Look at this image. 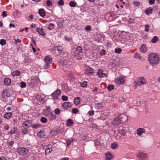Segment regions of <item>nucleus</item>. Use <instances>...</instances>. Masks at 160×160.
<instances>
[{"mask_svg":"<svg viewBox=\"0 0 160 160\" xmlns=\"http://www.w3.org/2000/svg\"><path fill=\"white\" fill-rule=\"evenodd\" d=\"M150 63L152 65L156 64L159 60L158 56L155 53H152L150 55L148 59Z\"/></svg>","mask_w":160,"mask_h":160,"instance_id":"f257e3e1","label":"nucleus"},{"mask_svg":"<svg viewBox=\"0 0 160 160\" xmlns=\"http://www.w3.org/2000/svg\"><path fill=\"white\" fill-rule=\"evenodd\" d=\"M29 152V150L25 148L20 147L17 150V152L21 155H23L27 154Z\"/></svg>","mask_w":160,"mask_h":160,"instance_id":"f03ea898","label":"nucleus"},{"mask_svg":"<svg viewBox=\"0 0 160 160\" xmlns=\"http://www.w3.org/2000/svg\"><path fill=\"white\" fill-rule=\"evenodd\" d=\"M128 130V128L124 127H120L118 130V132L122 136H124L126 135V133Z\"/></svg>","mask_w":160,"mask_h":160,"instance_id":"7ed1b4c3","label":"nucleus"},{"mask_svg":"<svg viewBox=\"0 0 160 160\" xmlns=\"http://www.w3.org/2000/svg\"><path fill=\"white\" fill-rule=\"evenodd\" d=\"M146 83L144 78L142 77L139 78L138 81L135 82V85L136 86H141Z\"/></svg>","mask_w":160,"mask_h":160,"instance_id":"20e7f679","label":"nucleus"},{"mask_svg":"<svg viewBox=\"0 0 160 160\" xmlns=\"http://www.w3.org/2000/svg\"><path fill=\"white\" fill-rule=\"evenodd\" d=\"M147 155L143 152H140L137 156L139 160H146L147 159Z\"/></svg>","mask_w":160,"mask_h":160,"instance_id":"39448f33","label":"nucleus"},{"mask_svg":"<svg viewBox=\"0 0 160 160\" xmlns=\"http://www.w3.org/2000/svg\"><path fill=\"white\" fill-rule=\"evenodd\" d=\"M61 91L58 89L56 91L54 92L51 94V96L55 99H57L58 98V96L60 95L61 94Z\"/></svg>","mask_w":160,"mask_h":160,"instance_id":"423d86ee","label":"nucleus"},{"mask_svg":"<svg viewBox=\"0 0 160 160\" xmlns=\"http://www.w3.org/2000/svg\"><path fill=\"white\" fill-rule=\"evenodd\" d=\"M123 122V120L118 116L114 119L112 123L114 125H118Z\"/></svg>","mask_w":160,"mask_h":160,"instance_id":"0eeeda50","label":"nucleus"},{"mask_svg":"<svg viewBox=\"0 0 160 160\" xmlns=\"http://www.w3.org/2000/svg\"><path fill=\"white\" fill-rule=\"evenodd\" d=\"M97 74L100 78L106 77L108 76L107 74L103 73V71L101 69H98L97 72Z\"/></svg>","mask_w":160,"mask_h":160,"instance_id":"6e6552de","label":"nucleus"},{"mask_svg":"<svg viewBox=\"0 0 160 160\" xmlns=\"http://www.w3.org/2000/svg\"><path fill=\"white\" fill-rule=\"evenodd\" d=\"M69 63H70L69 61L62 59H61L60 63L63 66H65L66 68H67L68 67V64Z\"/></svg>","mask_w":160,"mask_h":160,"instance_id":"1a4fd4ad","label":"nucleus"},{"mask_svg":"<svg viewBox=\"0 0 160 160\" xmlns=\"http://www.w3.org/2000/svg\"><path fill=\"white\" fill-rule=\"evenodd\" d=\"M2 95L3 98H7L10 96V93L6 89H3L2 92Z\"/></svg>","mask_w":160,"mask_h":160,"instance_id":"9d476101","label":"nucleus"},{"mask_svg":"<svg viewBox=\"0 0 160 160\" xmlns=\"http://www.w3.org/2000/svg\"><path fill=\"white\" fill-rule=\"evenodd\" d=\"M32 124V122L29 120H26L22 123V127L24 128L25 126L29 128Z\"/></svg>","mask_w":160,"mask_h":160,"instance_id":"9b49d317","label":"nucleus"},{"mask_svg":"<svg viewBox=\"0 0 160 160\" xmlns=\"http://www.w3.org/2000/svg\"><path fill=\"white\" fill-rule=\"evenodd\" d=\"M45 132L44 130L42 129L40 130L37 134V136L40 138H44L45 137Z\"/></svg>","mask_w":160,"mask_h":160,"instance_id":"f8f14e48","label":"nucleus"},{"mask_svg":"<svg viewBox=\"0 0 160 160\" xmlns=\"http://www.w3.org/2000/svg\"><path fill=\"white\" fill-rule=\"evenodd\" d=\"M72 104L70 102H66L62 104V106L64 109H67L68 108L72 107Z\"/></svg>","mask_w":160,"mask_h":160,"instance_id":"ddd939ff","label":"nucleus"},{"mask_svg":"<svg viewBox=\"0 0 160 160\" xmlns=\"http://www.w3.org/2000/svg\"><path fill=\"white\" fill-rule=\"evenodd\" d=\"M36 31L43 36H44L45 35V33L43 31V29L42 28H38L36 30Z\"/></svg>","mask_w":160,"mask_h":160,"instance_id":"4468645a","label":"nucleus"},{"mask_svg":"<svg viewBox=\"0 0 160 160\" xmlns=\"http://www.w3.org/2000/svg\"><path fill=\"white\" fill-rule=\"evenodd\" d=\"M38 13L42 17H44L45 16V11L43 9H39Z\"/></svg>","mask_w":160,"mask_h":160,"instance_id":"2eb2a0df","label":"nucleus"},{"mask_svg":"<svg viewBox=\"0 0 160 160\" xmlns=\"http://www.w3.org/2000/svg\"><path fill=\"white\" fill-rule=\"evenodd\" d=\"M56 48L59 53H61L63 51V47L61 46H54V47H53V49H55Z\"/></svg>","mask_w":160,"mask_h":160,"instance_id":"dca6fc26","label":"nucleus"},{"mask_svg":"<svg viewBox=\"0 0 160 160\" xmlns=\"http://www.w3.org/2000/svg\"><path fill=\"white\" fill-rule=\"evenodd\" d=\"M140 51L142 53H144L146 52L147 50V48L144 44H142L140 48Z\"/></svg>","mask_w":160,"mask_h":160,"instance_id":"f3484780","label":"nucleus"},{"mask_svg":"<svg viewBox=\"0 0 160 160\" xmlns=\"http://www.w3.org/2000/svg\"><path fill=\"white\" fill-rule=\"evenodd\" d=\"M45 63H51L52 59L48 56H45L44 58Z\"/></svg>","mask_w":160,"mask_h":160,"instance_id":"a211bd4d","label":"nucleus"},{"mask_svg":"<svg viewBox=\"0 0 160 160\" xmlns=\"http://www.w3.org/2000/svg\"><path fill=\"white\" fill-rule=\"evenodd\" d=\"M4 82L6 86H8L11 84V80L9 78H6L4 79Z\"/></svg>","mask_w":160,"mask_h":160,"instance_id":"6ab92c4d","label":"nucleus"},{"mask_svg":"<svg viewBox=\"0 0 160 160\" xmlns=\"http://www.w3.org/2000/svg\"><path fill=\"white\" fill-rule=\"evenodd\" d=\"M73 124V121L71 119H68L66 125L68 127L72 126Z\"/></svg>","mask_w":160,"mask_h":160,"instance_id":"aec40b11","label":"nucleus"},{"mask_svg":"<svg viewBox=\"0 0 160 160\" xmlns=\"http://www.w3.org/2000/svg\"><path fill=\"white\" fill-rule=\"evenodd\" d=\"M12 116V113L11 112H7L4 115V118L6 119H9Z\"/></svg>","mask_w":160,"mask_h":160,"instance_id":"412c9836","label":"nucleus"},{"mask_svg":"<svg viewBox=\"0 0 160 160\" xmlns=\"http://www.w3.org/2000/svg\"><path fill=\"white\" fill-rule=\"evenodd\" d=\"M124 81V78L123 77H121L120 78L117 79L116 80V82L118 84H122L123 83Z\"/></svg>","mask_w":160,"mask_h":160,"instance_id":"4be33fe9","label":"nucleus"},{"mask_svg":"<svg viewBox=\"0 0 160 160\" xmlns=\"http://www.w3.org/2000/svg\"><path fill=\"white\" fill-rule=\"evenodd\" d=\"M144 129L139 128L137 130V133L138 135L140 136L142 133L144 132Z\"/></svg>","mask_w":160,"mask_h":160,"instance_id":"5701e85b","label":"nucleus"},{"mask_svg":"<svg viewBox=\"0 0 160 160\" xmlns=\"http://www.w3.org/2000/svg\"><path fill=\"white\" fill-rule=\"evenodd\" d=\"M112 158L113 156L110 153H108L106 154V158L105 160H110Z\"/></svg>","mask_w":160,"mask_h":160,"instance_id":"b1692460","label":"nucleus"},{"mask_svg":"<svg viewBox=\"0 0 160 160\" xmlns=\"http://www.w3.org/2000/svg\"><path fill=\"white\" fill-rule=\"evenodd\" d=\"M145 12L147 15H148L152 13V8H147L145 11Z\"/></svg>","mask_w":160,"mask_h":160,"instance_id":"393cba45","label":"nucleus"},{"mask_svg":"<svg viewBox=\"0 0 160 160\" xmlns=\"http://www.w3.org/2000/svg\"><path fill=\"white\" fill-rule=\"evenodd\" d=\"M20 72L18 70H16L12 73V75L14 77L15 76H18L20 75Z\"/></svg>","mask_w":160,"mask_h":160,"instance_id":"a878e982","label":"nucleus"},{"mask_svg":"<svg viewBox=\"0 0 160 160\" xmlns=\"http://www.w3.org/2000/svg\"><path fill=\"white\" fill-rule=\"evenodd\" d=\"M80 101V97H76L74 99V103L75 105H78Z\"/></svg>","mask_w":160,"mask_h":160,"instance_id":"bb28decb","label":"nucleus"},{"mask_svg":"<svg viewBox=\"0 0 160 160\" xmlns=\"http://www.w3.org/2000/svg\"><path fill=\"white\" fill-rule=\"evenodd\" d=\"M158 40V38L156 36H154L151 40V42L152 43H156Z\"/></svg>","mask_w":160,"mask_h":160,"instance_id":"cd10ccee","label":"nucleus"},{"mask_svg":"<svg viewBox=\"0 0 160 160\" xmlns=\"http://www.w3.org/2000/svg\"><path fill=\"white\" fill-rule=\"evenodd\" d=\"M17 128H13L12 129L11 131L9 132V134H15L17 132Z\"/></svg>","mask_w":160,"mask_h":160,"instance_id":"c85d7f7f","label":"nucleus"},{"mask_svg":"<svg viewBox=\"0 0 160 160\" xmlns=\"http://www.w3.org/2000/svg\"><path fill=\"white\" fill-rule=\"evenodd\" d=\"M119 118H120L121 119H122L123 120V121H124V120L127 119V116L124 114H122L120 115L119 116H118Z\"/></svg>","mask_w":160,"mask_h":160,"instance_id":"c756f323","label":"nucleus"},{"mask_svg":"<svg viewBox=\"0 0 160 160\" xmlns=\"http://www.w3.org/2000/svg\"><path fill=\"white\" fill-rule=\"evenodd\" d=\"M63 22L61 20L58 22V25L60 28H62L63 27Z\"/></svg>","mask_w":160,"mask_h":160,"instance_id":"7c9ffc66","label":"nucleus"},{"mask_svg":"<svg viewBox=\"0 0 160 160\" xmlns=\"http://www.w3.org/2000/svg\"><path fill=\"white\" fill-rule=\"evenodd\" d=\"M82 48L81 46H78L77 48L76 51L78 53H80L82 52Z\"/></svg>","mask_w":160,"mask_h":160,"instance_id":"2f4dec72","label":"nucleus"},{"mask_svg":"<svg viewBox=\"0 0 160 160\" xmlns=\"http://www.w3.org/2000/svg\"><path fill=\"white\" fill-rule=\"evenodd\" d=\"M49 120H52L55 119L56 118L55 115L54 114H51L49 115Z\"/></svg>","mask_w":160,"mask_h":160,"instance_id":"473e14b6","label":"nucleus"},{"mask_svg":"<svg viewBox=\"0 0 160 160\" xmlns=\"http://www.w3.org/2000/svg\"><path fill=\"white\" fill-rule=\"evenodd\" d=\"M61 112V110L60 109L57 108L55 109L54 111V112L56 115H59Z\"/></svg>","mask_w":160,"mask_h":160,"instance_id":"72a5a7b5","label":"nucleus"},{"mask_svg":"<svg viewBox=\"0 0 160 160\" xmlns=\"http://www.w3.org/2000/svg\"><path fill=\"white\" fill-rule=\"evenodd\" d=\"M41 126L40 124H34L32 126V128L34 129H37L41 127Z\"/></svg>","mask_w":160,"mask_h":160,"instance_id":"f704fd0d","label":"nucleus"},{"mask_svg":"<svg viewBox=\"0 0 160 160\" xmlns=\"http://www.w3.org/2000/svg\"><path fill=\"white\" fill-rule=\"evenodd\" d=\"M107 88L109 91H111L114 89V86L112 85H110L107 87Z\"/></svg>","mask_w":160,"mask_h":160,"instance_id":"c9c22d12","label":"nucleus"},{"mask_svg":"<svg viewBox=\"0 0 160 160\" xmlns=\"http://www.w3.org/2000/svg\"><path fill=\"white\" fill-rule=\"evenodd\" d=\"M87 83L86 81H84L82 83H80V85L81 87L84 88L87 86Z\"/></svg>","mask_w":160,"mask_h":160,"instance_id":"e433bc0d","label":"nucleus"},{"mask_svg":"<svg viewBox=\"0 0 160 160\" xmlns=\"http://www.w3.org/2000/svg\"><path fill=\"white\" fill-rule=\"evenodd\" d=\"M6 43V41L4 39H2L0 41V44L2 45H4Z\"/></svg>","mask_w":160,"mask_h":160,"instance_id":"4c0bfd02","label":"nucleus"},{"mask_svg":"<svg viewBox=\"0 0 160 160\" xmlns=\"http://www.w3.org/2000/svg\"><path fill=\"white\" fill-rule=\"evenodd\" d=\"M111 148L113 149H115L117 148L118 145L115 143H112L111 145Z\"/></svg>","mask_w":160,"mask_h":160,"instance_id":"58836bf2","label":"nucleus"},{"mask_svg":"<svg viewBox=\"0 0 160 160\" xmlns=\"http://www.w3.org/2000/svg\"><path fill=\"white\" fill-rule=\"evenodd\" d=\"M55 143L54 142L52 141V142H50L49 144L48 145V147H50L51 148H52L51 149V151H52V146L54 145Z\"/></svg>","mask_w":160,"mask_h":160,"instance_id":"ea45409f","label":"nucleus"},{"mask_svg":"<svg viewBox=\"0 0 160 160\" xmlns=\"http://www.w3.org/2000/svg\"><path fill=\"white\" fill-rule=\"evenodd\" d=\"M40 121L43 123H45L47 121V119L44 117H42L41 118Z\"/></svg>","mask_w":160,"mask_h":160,"instance_id":"a19ab883","label":"nucleus"},{"mask_svg":"<svg viewBox=\"0 0 160 160\" xmlns=\"http://www.w3.org/2000/svg\"><path fill=\"white\" fill-rule=\"evenodd\" d=\"M122 51V49L120 48H116L115 50V52L116 53L119 54Z\"/></svg>","mask_w":160,"mask_h":160,"instance_id":"79ce46f5","label":"nucleus"},{"mask_svg":"<svg viewBox=\"0 0 160 160\" xmlns=\"http://www.w3.org/2000/svg\"><path fill=\"white\" fill-rule=\"evenodd\" d=\"M22 132L23 134H25L28 133V130L27 128H25L22 130Z\"/></svg>","mask_w":160,"mask_h":160,"instance_id":"37998d69","label":"nucleus"},{"mask_svg":"<svg viewBox=\"0 0 160 160\" xmlns=\"http://www.w3.org/2000/svg\"><path fill=\"white\" fill-rule=\"evenodd\" d=\"M58 5L63 6L64 4V1L63 0H59L58 2Z\"/></svg>","mask_w":160,"mask_h":160,"instance_id":"c03bdc74","label":"nucleus"},{"mask_svg":"<svg viewBox=\"0 0 160 160\" xmlns=\"http://www.w3.org/2000/svg\"><path fill=\"white\" fill-rule=\"evenodd\" d=\"M134 57L136 58H138L139 59H141V56L138 54L136 53L134 55Z\"/></svg>","mask_w":160,"mask_h":160,"instance_id":"a18cd8bd","label":"nucleus"},{"mask_svg":"<svg viewBox=\"0 0 160 160\" xmlns=\"http://www.w3.org/2000/svg\"><path fill=\"white\" fill-rule=\"evenodd\" d=\"M20 84L21 87L22 88H24L26 87V83L25 82H20Z\"/></svg>","mask_w":160,"mask_h":160,"instance_id":"49530a36","label":"nucleus"},{"mask_svg":"<svg viewBox=\"0 0 160 160\" xmlns=\"http://www.w3.org/2000/svg\"><path fill=\"white\" fill-rule=\"evenodd\" d=\"M78 112V110L77 108H73L72 109V112L74 114L77 113Z\"/></svg>","mask_w":160,"mask_h":160,"instance_id":"de8ad7c7","label":"nucleus"},{"mask_svg":"<svg viewBox=\"0 0 160 160\" xmlns=\"http://www.w3.org/2000/svg\"><path fill=\"white\" fill-rule=\"evenodd\" d=\"M91 29V27L89 25H87L85 27V30L87 31H90Z\"/></svg>","mask_w":160,"mask_h":160,"instance_id":"09e8293b","label":"nucleus"},{"mask_svg":"<svg viewBox=\"0 0 160 160\" xmlns=\"http://www.w3.org/2000/svg\"><path fill=\"white\" fill-rule=\"evenodd\" d=\"M62 99L63 101H67L68 99V97L65 95H63L62 97Z\"/></svg>","mask_w":160,"mask_h":160,"instance_id":"8fccbe9b","label":"nucleus"},{"mask_svg":"<svg viewBox=\"0 0 160 160\" xmlns=\"http://www.w3.org/2000/svg\"><path fill=\"white\" fill-rule=\"evenodd\" d=\"M69 5L71 7H74L76 6V3L73 2H69Z\"/></svg>","mask_w":160,"mask_h":160,"instance_id":"3c124183","label":"nucleus"},{"mask_svg":"<svg viewBox=\"0 0 160 160\" xmlns=\"http://www.w3.org/2000/svg\"><path fill=\"white\" fill-rule=\"evenodd\" d=\"M47 5L48 6H50L52 5V2L50 0H48L46 2Z\"/></svg>","mask_w":160,"mask_h":160,"instance_id":"603ef678","label":"nucleus"},{"mask_svg":"<svg viewBox=\"0 0 160 160\" xmlns=\"http://www.w3.org/2000/svg\"><path fill=\"white\" fill-rule=\"evenodd\" d=\"M66 143L68 147L71 143V140L68 139L66 140Z\"/></svg>","mask_w":160,"mask_h":160,"instance_id":"864d4df0","label":"nucleus"},{"mask_svg":"<svg viewBox=\"0 0 160 160\" xmlns=\"http://www.w3.org/2000/svg\"><path fill=\"white\" fill-rule=\"evenodd\" d=\"M149 26L148 25H145V30L146 32H148L149 31Z\"/></svg>","mask_w":160,"mask_h":160,"instance_id":"5fc2aeb1","label":"nucleus"},{"mask_svg":"<svg viewBox=\"0 0 160 160\" xmlns=\"http://www.w3.org/2000/svg\"><path fill=\"white\" fill-rule=\"evenodd\" d=\"M133 4L134 6H137L140 5V3L138 2H133Z\"/></svg>","mask_w":160,"mask_h":160,"instance_id":"6e6d98bb","label":"nucleus"},{"mask_svg":"<svg viewBox=\"0 0 160 160\" xmlns=\"http://www.w3.org/2000/svg\"><path fill=\"white\" fill-rule=\"evenodd\" d=\"M105 50H102L101 52H100V54L102 56H104L105 55Z\"/></svg>","mask_w":160,"mask_h":160,"instance_id":"4d7b16f0","label":"nucleus"},{"mask_svg":"<svg viewBox=\"0 0 160 160\" xmlns=\"http://www.w3.org/2000/svg\"><path fill=\"white\" fill-rule=\"evenodd\" d=\"M45 65L44 66V68L45 69H47L48 68V66L49 64L51 63H45Z\"/></svg>","mask_w":160,"mask_h":160,"instance_id":"13d9d810","label":"nucleus"},{"mask_svg":"<svg viewBox=\"0 0 160 160\" xmlns=\"http://www.w3.org/2000/svg\"><path fill=\"white\" fill-rule=\"evenodd\" d=\"M155 2V0H149V3L151 5H153L154 4Z\"/></svg>","mask_w":160,"mask_h":160,"instance_id":"bf43d9fd","label":"nucleus"},{"mask_svg":"<svg viewBox=\"0 0 160 160\" xmlns=\"http://www.w3.org/2000/svg\"><path fill=\"white\" fill-rule=\"evenodd\" d=\"M49 147H48V148L46 150V153H48V154L49 153L51 152L50 148H49Z\"/></svg>","mask_w":160,"mask_h":160,"instance_id":"052dcab7","label":"nucleus"},{"mask_svg":"<svg viewBox=\"0 0 160 160\" xmlns=\"http://www.w3.org/2000/svg\"><path fill=\"white\" fill-rule=\"evenodd\" d=\"M7 12L6 11H4L2 12L3 14L2 16L4 17H6L7 16L6 13Z\"/></svg>","mask_w":160,"mask_h":160,"instance_id":"680f3d73","label":"nucleus"},{"mask_svg":"<svg viewBox=\"0 0 160 160\" xmlns=\"http://www.w3.org/2000/svg\"><path fill=\"white\" fill-rule=\"evenodd\" d=\"M14 143V142L13 141H12L11 142H8V145L9 146H11L13 145Z\"/></svg>","mask_w":160,"mask_h":160,"instance_id":"e2e57ef3","label":"nucleus"},{"mask_svg":"<svg viewBox=\"0 0 160 160\" xmlns=\"http://www.w3.org/2000/svg\"><path fill=\"white\" fill-rule=\"evenodd\" d=\"M15 44H17V43H18V42H21V41L20 39H15Z\"/></svg>","mask_w":160,"mask_h":160,"instance_id":"0e129e2a","label":"nucleus"},{"mask_svg":"<svg viewBox=\"0 0 160 160\" xmlns=\"http://www.w3.org/2000/svg\"><path fill=\"white\" fill-rule=\"evenodd\" d=\"M64 39L66 40L67 41H70V39L67 36H65L64 37Z\"/></svg>","mask_w":160,"mask_h":160,"instance_id":"69168bd1","label":"nucleus"},{"mask_svg":"<svg viewBox=\"0 0 160 160\" xmlns=\"http://www.w3.org/2000/svg\"><path fill=\"white\" fill-rule=\"evenodd\" d=\"M12 109V107H8L7 108V111L8 112H9Z\"/></svg>","mask_w":160,"mask_h":160,"instance_id":"338daca9","label":"nucleus"},{"mask_svg":"<svg viewBox=\"0 0 160 160\" xmlns=\"http://www.w3.org/2000/svg\"><path fill=\"white\" fill-rule=\"evenodd\" d=\"M9 126L8 125H6L4 127V128L6 130H8L9 129Z\"/></svg>","mask_w":160,"mask_h":160,"instance_id":"774afa93","label":"nucleus"}]
</instances>
